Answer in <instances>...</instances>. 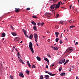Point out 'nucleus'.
<instances>
[{
  "label": "nucleus",
  "mask_w": 79,
  "mask_h": 79,
  "mask_svg": "<svg viewBox=\"0 0 79 79\" xmlns=\"http://www.w3.org/2000/svg\"><path fill=\"white\" fill-rule=\"evenodd\" d=\"M61 1L59 2L57 4H53L51 6L50 8L51 9L53 10L55 8V10H56L57 9L59 8L60 6Z\"/></svg>",
  "instance_id": "1"
},
{
  "label": "nucleus",
  "mask_w": 79,
  "mask_h": 79,
  "mask_svg": "<svg viewBox=\"0 0 79 79\" xmlns=\"http://www.w3.org/2000/svg\"><path fill=\"white\" fill-rule=\"evenodd\" d=\"M29 47L32 53L33 54L34 52L32 47V43L31 42L29 43Z\"/></svg>",
  "instance_id": "2"
},
{
  "label": "nucleus",
  "mask_w": 79,
  "mask_h": 79,
  "mask_svg": "<svg viewBox=\"0 0 79 79\" xmlns=\"http://www.w3.org/2000/svg\"><path fill=\"white\" fill-rule=\"evenodd\" d=\"M34 38H35V41L36 42H37V40L38 39V36L37 34H34Z\"/></svg>",
  "instance_id": "3"
},
{
  "label": "nucleus",
  "mask_w": 79,
  "mask_h": 79,
  "mask_svg": "<svg viewBox=\"0 0 79 79\" xmlns=\"http://www.w3.org/2000/svg\"><path fill=\"white\" fill-rule=\"evenodd\" d=\"M73 50L72 47L69 48L67 50V52H70V53H71L72 52V51H73Z\"/></svg>",
  "instance_id": "4"
},
{
  "label": "nucleus",
  "mask_w": 79,
  "mask_h": 79,
  "mask_svg": "<svg viewBox=\"0 0 79 79\" xmlns=\"http://www.w3.org/2000/svg\"><path fill=\"white\" fill-rule=\"evenodd\" d=\"M50 14L51 13H45L44 15L46 17H49L50 16Z\"/></svg>",
  "instance_id": "5"
},
{
  "label": "nucleus",
  "mask_w": 79,
  "mask_h": 79,
  "mask_svg": "<svg viewBox=\"0 0 79 79\" xmlns=\"http://www.w3.org/2000/svg\"><path fill=\"white\" fill-rule=\"evenodd\" d=\"M51 48H52L53 50H58V48H57V47H53V46H51Z\"/></svg>",
  "instance_id": "6"
},
{
  "label": "nucleus",
  "mask_w": 79,
  "mask_h": 79,
  "mask_svg": "<svg viewBox=\"0 0 79 79\" xmlns=\"http://www.w3.org/2000/svg\"><path fill=\"white\" fill-rule=\"evenodd\" d=\"M20 10V9L19 8H15V12L16 13L19 12V11Z\"/></svg>",
  "instance_id": "7"
},
{
  "label": "nucleus",
  "mask_w": 79,
  "mask_h": 79,
  "mask_svg": "<svg viewBox=\"0 0 79 79\" xmlns=\"http://www.w3.org/2000/svg\"><path fill=\"white\" fill-rule=\"evenodd\" d=\"M19 76L20 77H22V78H23L24 77L23 73H19Z\"/></svg>",
  "instance_id": "8"
},
{
  "label": "nucleus",
  "mask_w": 79,
  "mask_h": 79,
  "mask_svg": "<svg viewBox=\"0 0 79 79\" xmlns=\"http://www.w3.org/2000/svg\"><path fill=\"white\" fill-rule=\"evenodd\" d=\"M45 77H44L45 79H48L50 77L48 75H45Z\"/></svg>",
  "instance_id": "9"
},
{
  "label": "nucleus",
  "mask_w": 79,
  "mask_h": 79,
  "mask_svg": "<svg viewBox=\"0 0 79 79\" xmlns=\"http://www.w3.org/2000/svg\"><path fill=\"white\" fill-rule=\"evenodd\" d=\"M11 33L14 36H15L17 35V33L15 32H12Z\"/></svg>",
  "instance_id": "10"
},
{
  "label": "nucleus",
  "mask_w": 79,
  "mask_h": 79,
  "mask_svg": "<svg viewBox=\"0 0 79 79\" xmlns=\"http://www.w3.org/2000/svg\"><path fill=\"white\" fill-rule=\"evenodd\" d=\"M59 34V33L58 32H55L56 37L57 38L58 37V35Z\"/></svg>",
  "instance_id": "11"
},
{
  "label": "nucleus",
  "mask_w": 79,
  "mask_h": 79,
  "mask_svg": "<svg viewBox=\"0 0 79 79\" xmlns=\"http://www.w3.org/2000/svg\"><path fill=\"white\" fill-rule=\"evenodd\" d=\"M63 59H61L60 61L59 64H62L63 63Z\"/></svg>",
  "instance_id": "12"
},
{
  "label": "nucleus",
  "mask_w": 79,
  "mask_h": 79,
  "mask_svg": "<svg viewBox=\"0 0 79 79\" xmlns=\"http://www.w3.org/2000/svg\"><path fill=\"white\" fill-rule=\"evenodd\" d=\"M65 74H66L65 73H64V72H63V73H61L60 75L61 76H65Z\"/></svg>",
  "instance_id": "13"
},
{
  "label": "nucleus",
  "mask_w": 79,
  "mask_h": 79,
  "mask_svg": "<svg viewBox=\"0 0 79 79\" xmlns=\"http://www.w3.org/2000/svg\"><path fill=\"white\" fill-rule=\"evenodd\" d=\"M36 58H37V60H38V61H41V58H40V57H39V56H37V57H36Z\"/></svg>",
  "instance_id": "14"
},
{
  "label": "nucleus",
  "mask_w": 79,
  "mask_h": 79,
  "mask_svg": "<svg viewBox=\"0 0 79 79\" xmlns=\"http://www.w3.org/2000/svg\"><path fill=\"white\" fill-rule=\"evenodd\" d=\"M2 37H4L6 36V34L5 33L3 32L2 33Z\"/></svg>",
  "instance_id": "15"
},
{
  "label": "nucleus",
  "mask_w": 79,
  "mask_h": 79,
  "mask_svg": "<svg viewBox=\"0 0 79 79\" xmlns=\"http://www.w3.org/2000/svg\"><path fill=\"white\" fill-rule=\"evenodd\" d=\"M27 65L28 66L31 68V65L30 64L29 61H27Z\"/></svg>",
  "instance_id": "16"
},
{
  "label": "nucleus",
  "mask_w": 79,
  "mask_h": 79,
  "mask_svg": "<svg viewBox=\"0 0 79 79\" xmlns=\"http://www.w3.org/2000/svg\"><path fill=\"white\" fill-rule=\"evenodd\" d=\"M26 73L28 75H29V74L30 72H29V71L27 69H26Z\"/></svg>",
  "instance_id": "17"
},
{
  "label": "nucleus",
  "mask_w": 79,
  "mask_h": 79,
  "mask_svg": "<svg viewBox=\"0 0 79 79\" xmlns=\"http://www.w3.org/2000/svg\"><path fill=\"white\" fill-rule=\"evenodd\" d=\"M32 69H35V64H32L31 65Z\"/></svg>",
  "instance_id": "18"
},
{
  "label": "nucleus",
  "mask_w": 79,
  "mask_h": 79,
  "mask_svg": "<svg viewBox=\"0 0 79 79\" xmlns=\"http://www.w3.org/2000/svg\"><path fill=\"white\" fill-rule=\"evenodd\" d=\"M44 60L47 61L49 60L45 57H44Z\"/></svg>",
  "instance_id": "19"
},
{
  "label": "nucleus",
  "mask_w": 79,
  "mask_h": 79,
  "mask_svg": "<svg viewBox=\"0 0 79 79\" xmlns=\"http://www.w3.org/2000/svg\"><path fill=\"white\" fill-rule=\"evenodd\" d=\"M33 37V35L32 34H31V35H30V36H29V38L30 39H32Z\"/></svg>",
  "instance_id": "20"
},
{
  "label": "nucleus",
  "mask_w": 79,
  "mask_h": 79,
  "mask_svg": "<svg viewBox=\"0 0 79 79\" xmlns=\"http://www.w3.org/2000/svg\"><path fill=\"white\" fill-rule=\"evenodd\" d=\"M19 56H21V55L19 54V52H18V55H17V56H18V58H20V57H19Z\"/></svg>",
  "instance_id": "21"
},
{
  "label": "nucleus",
  "mask_w": 79,
  "mask_h": 79,
  "mask_svg": "<svg viewBox=\"0 0 79 79\" xmlns=\"http://www.w3.org/2000/svg\"><path fill=\"white\" fill-rule=\"evenodd\" d=\"M32 17L33 18L35 19H37L38 18V17L37 16L35 15H33Z\"/></svg>",
  "instance_id": "22"
},
{
  "label": "nucleus",
  "mask_w": 79,
  "mask_h": 79,
  "mask_svg": "<svg viewBox=\"0 0 79 79\" xmlns=\"http://www.w3.org/2000/svg\"><path fill=\"white\" fill-rule=\"evenodd\" d=\"M62 68L61 67H60L59 68V72H60L62 70Z\"/></svg>",
  "instance_id": "23"
},
{
  "label": "nucleus",
  "mask_w": 79,
  "mask_h": 79,
  "mask_svg": "<svg viewBox=\"0 0 79 79\" xmlns=\"http://www.w3.org/2000/svg\"><path fill=\"white\" fill-rule=\"evenodd\" d=\"M10 78L11 79H14V77L12 75H10Z\"/></svg>",
  "instance_id": "24"
},
{
  "label": "nucleus",
  "mask_w": 79,
  "mask_h": 79,
  "mask_svg": "<svg viewBox=\"0 0 79 79\" xmlns=\"http://www.w3.org/2000/svg\"><path fill=\"white\" fill-rule=\"evenodd\" d=\"M60 16L59 14H57L56 15V18L57 19Z\"/></svg>",
  "instance_id": "25"
},
{
  "label": "nucleus",
  "mask_w": 79,
  "mask_h": 79,
  "mask_svg": "<svg viewBox=\"0 0 79 79\" xmlns=\"http://www.w3.org/2000/svg\"><path fill=\"white\" fill-rule=\"evenodd\" d=\"M59 40V39L58 38H57L55 40H56V42H58Z\"/></svg>",
  "instance_id": "26"
},
{
  "label": "nucleus",
  "mask_w": 79,
  "mask_h": 79,
  "mask_svg": "<svg viewBox=\"0 0 79 79\" xmlns=\"http://www.w3.org/2000/svg\"><path fill=\"white\" fill-rule=\"evenodd\" d=\"M23 31L24 32L25 35H26V31L25 30L23 29Z\"/></svg>",
  "instance_id": "27"
},
{
  "label": "nucleus",
  "mask_w": 79,
  "mask_h": 79,
  "mask_svg": "<svg viewBox=\"0 0 79 79\" xmlns=\"http://www.w3.org/2000/svg\"><path fill=\"white\" fill-rule=\"evenodd\" d=\"M45 73L48 74L49 75H50L51 73L49 72H48V71H45Z\"/></svg>",
  "instance_id": "28"
},
{
  "label": "nucleus",
  "mask_w": 79,
  "mask_h": 79,
  "mask_svg": "<svg viewBox=\"0 0 79 79\" xmlns=\"http://www.w3.org/2000/svg\"><path fill=\"white\" fill-rule=\"evenodd\" d=\"M55 27L56 29H58L59 28V26L58 25H56Z\"/></svg>",
  "instance_id": "29"
},
{
  "label": "nucleus",
  "mask_w": 79,
  "mask_h": 79,
  "mask_svg": "<svg viewBox=\"0 0 79 79\" xmlns=\"http://www.w3.org/2000/svg\"><path fill=\"white\" fill-rule=\"evenodd\" d=\"M75 26H74L73 25H72V26H70L69 28L70 29L73 28V27H74Z\"/></svg>",
  "instance_id": "30"
},
{
  "label": "nucleus",
  "mask_w": 79,
  "mask_h": 79,
  "mask_svg": "<svg viewBox=\"0 0 79 79\" xmlns=\"http://www.w3.org/2000/svg\"><path fill=\"white\" fill-rule=\"evenodd\" d=\"M47 56L49 58H51V55L49 54H47Z\"/></svg>",
  "instance_id": "31"
},
{
  "label": "nucleus",
  "mask_w": 79,
  "mask_h": 79,
  "mask_svg": "<svg viewBox=\"0 0 79 79\" xmlns=\"http://www.w3.org/2000/svg\"><path fill=\"white\" fill-rule=\"evenodd\" d=\"M56 75V74H52V73H51L50 75L51 76H54L55 75Z\"/></svg>",
  "instance_id": "32"
},
{
  "label": "nucleus",
  "mask_w": 79,
  "mask_h": 79,
  "mask_svg": "<svg viewBox=\"0 0 79 79\" xmlns=\"http://www.w3.org/2000/svg\"><path fill=\"white\" fill-rule=\"evenodd\" d=\"M64 21H60V23L62 24H63V23H64Z\"/></svg>",
  "instance_id": "33"
},
{
  "label": "nucleus",
  "mask_w": 79,
  "mask_h": 79,
  "mask_svg": "<svg viewBox=\"0 0 79 79\" xmlns=\"http://www.w3.org/2000/svg\"><path fill=\"white\" fill-rule=\"evenodd\" d=\"M60 44H62L63 43V42L62 40H60Z\"/></svg>",
  "instance_id": "34"
},
{
  "label": "nucleus",
  "mask_w": 79,
  "mask_h": 79,
  "mask_svg": "<svg viewBox=\"0 0 79 79\" xmlns=\"http://www.w3.org/2000/svg\"><path fill=\"white\" fill-rule=\"evenodd\" d=\"M34 29V30H37V28L36 26L34 27H33Z\"/></svg>",
  "instance_id": "35"
},
{
  "label": "nucleus",
  "mask_w": 79,
  "mask_h": 79,
  "mask_svg": "<svg viewBox=\"0 0 79 79\" xmlns=\"http://www.w3.org/2000/svg\"><path fill=\"white\" fill-rule=\"evenodd\" d=\"M20 62L22 64H24L23 62V61L22 60H21V61H20Z\"/></svg>",
  "instance_id": "36"
},
{
  "label": "nucleus",
  "mask_w": 79,
  "mask_h": 79,
  "mask_svg": "<svg viewBox=\"0 0 79 79\" xmlns=\"http://www.w3.org/2000/svg\"><path fill=\"white\" fill-rule=\"evenodd\" d=\"M40 79H44L43 76H40Z\"/></svg>",
  "instance_id": "37"
},
{
  "label": "nucleus",
  "mask_w": 79,
  "mask_h": 79,
  "mask_svg": "<svg viewBox=\"0 0 79 79\" xmlns=\"http://www.w3.org/2000/svg\"><path fill=\"white\" fill-rule=\"evenodd\" d=\"M26 10H30V8H27Z\"/></svg>",
  "instance_id": "38"
},
{
  "label": "nucleus",
  "mask_w": 79,
  "mask_h": 79,
  "mask_svg": "<svg viewBox=\"0 0 79 79\" xmlns=\"http://www.w3.org/2000/svg\"><path fill=\"white\" fill-rule=\"evenodd\" d=\"M38 26H40L41 25V23H38L37 24Z\"/></svg>",
  "instance_id": "39"
},
{
  "label": "nucleus",
  "mask_w": 79,
  "mask_h": 79,
  "mask_svg": "<svg viewBox=\"0 0 79 79\" xmlns=\"http://www.w3.org/2000/svg\"><path fill=\"white\" fill-rule=\"evenodd\" d=\"M44 24V22H42V23H41V26H43Z\"/></svg>",
  "instance_id": "40"
},
{
  "label": "nucleus",
  "mask_w": 79,
  "mask_h": 79,
  "mask_svg": "<svg viewBox=\"0 0 79 79\" xmlns=\"http://www.w3.org/2000/svg\"><path fill=\"white\" fill-rule=\"evenodd\" d=\"M11 29L12 30H14V28H13V26H11Z\"/></svg>",
  "instance_id": "41"
},
{
  "label": "nucleus",
  "mask_w": 79,
  "mask_h": 79,
  "mask_svg": "<svg viewBox=\"0 0 79 79\" xmlns=\"http://www.w3.org/2000/svg\"><path fill=\"white\" fill-rule=\"evenodd\" d=\"M35 22L34 21H32V22H31V23L32 24H34V23H35Z\"/></svg>",
  "instance_id": "42"
},
{
  "label": "nucleus",
  "mask_w": 79,
  "mask_h": 79,
  "mask_svg": "<svg viewBox=\"0 0 79 79\" xmlns=\"http://www.w3.org/2000/svg\"><path fill=\"white\" fill-rule=\"evenodd\" d=\"M65 61H66V60H65V59H63V63H64V62H65Z\"/></svg>",
  "instance_id": "43"
},
{
  "label": "nucleus",
  "mask_w": 79,
  "mask_h": 79,
  "mask_svg": "<svg viewBox=\"0 0 79 79\" xmlns=\"http://www.w3.org/2000/svg\"><path fill=\"white\" fill-rule=\"evenodd\" d=\"M47 62H48V65H49V64H50V63H49V60H48V61H47Z\"/></svg>",
  "instance_id": "44"
},
{
  "label": "nucleus",
  "mask_w": 79,
  "mask_h": 79,
  "mask_svg": "<svg viewBox=\"0 0 79 79\" xmlns=\"http://www.w3.org/2000/svg\"><path fill=\"white\" fill-rule=\"evenodd\" d=\"M18 37H17V38H16L15 39H14V40L15 41H16L17 40V38Z\"/></svg>",
  "instance_id": "45"
},
{
  "label": "nucleus",
  "mask_w": 79,
  "mask_h": 79,
  "mask_svg": "<svg viewBox=\"0 0 79 79\" xmlns=\"http://www.w3.org/2000/svg\"><path fill=\"white\" fill-rule=\"evenodd\" d=\"M46 68H47V69H48V65L46 64Z\"/></svg>",
  "instance_id": "46"
},
{
  "label": "nucleus",
  "mask_w": 79,
  "mask_h": 79,
  "mask_svg": "<svg viewBox=\"0 0 79 79\" xmlns=\"http://www.w3.org/2000/svg\"><path fill=\"white\" fill-rule=\"evenodd\" d=\"M69 61V60H66V62H67V63H68Z\"/></svg>",
  "instance_id": "47"
},
{
  "label": "nucleus",
  "mask_w": 79,
  "mask_h": 79,
  "mask_svg": "<svg viewBox=\"0 0 79 79\" xmlns=\"http://www.w3.org/2000/svg\"><path fill=\"white\" fill-rule=\"evenodd\" d=\"M47 33L48 34H49L50 33V31H47Z\"/></svg>",
  "instance_id": "48"
},
{
  "label": "nucleus",
  "mask_w": 79,
  "mask_h": 79,
  "mask_svg": "<svg viewBox=\"0 0 79 79\" xmlns=\"http://www.w3.org/2000/svg\"><path fill=\"white\" fill-rule=\"evenodd\" d=\"M25 35H26V36L27 38H29L28 36L27 35H26V34H25Z\"/></svg>",
  "instance_id": "49"
},
{
  "label": "nucleus",
  "mask_w": 79,
  "mask_h": 79,
  "mask_svg": "<svg viewBox=\"0 0 79 79\" xmlns=\"http://www.w3.org/2000/svg\"><path fill=\"white\" fill-rule=\"evenodd\" d=\"M34 23L33 25H34V26H36V23L35 22Z\"/></svg>",
  "instance_id": "50"
},
{
  "label": "nucleus",
  "mask_w": 79,
  "mask_h": 79,
  "mask_svg": "<svg viewBox=\"0 0 79 79\" xmlns=\"http://www.w3.org/2000/svg\"><path fill=\"white\" fill-rule=\"evenodd\" d=\"M74 22V21L73 20H71V23H73Z\"/></svg>",
  "instance_id": "51"
},
{
  "label": "nucleus",
  "mask_w": 79,
  "mask_h": 79,
  "mask_svg": "<svg viewBox=\"0 0 79 79\" xmlns=\"http://www.w3.org/2000/svg\"><path fill=\"white\" fill-rule=\"evenodd\" d=\"M77 44H78V42H76V43H75V45H77Z\"/></svg>",
  "instance_id": "52"
},
{
  "label": "nucleus",
  "mask_w": 79,
  "mask_h": 79,
  "mask_svg": "<svg viewBox=\"0 0 79 79\" xmlns=\"http://www.w3.org/2000/svg\"><path fill=\"white\" fill-rule=\"evenodd\" d=\"M67 63L66 62H65L64 63V65H65Z\"/></svg>",
  "instance_id": "53"
},
{
  "label": "nucleus",
  "mask_w": 79,
  "mask_h": 79,
  "mask_svg": "<svg viewBox=\"0 0 79 79\" xmlns=\"http://www.w3.org/2000/svg\"><path fill=\"white\" fill-rule=\"evenodd\" d=\"M69 21L70 22V23H71V20H69Z\"/></svg>",
  "instance_id": "54"
},
{
  "label": "nucleus",
  "mask_w": 79,
  "mask_h": 79,
  "mask_svg": "<svg viewBox=\"0 0 79 79\" xmlns=\"http://www.w3.org/2000/svg\"><path fill=\"white\" fill-rule=\"evenodd\" d=\"M74 6H73L72 7V9L73 10L74 9Z\"/></svg>",
  "instance_id": "55"
},
{
  "label": "nucleus",
  "mask_w": 79,
  "mask_h": 79,
  "mask_svg": "<svg viewBox=\"0 0 79 79\" xmlns=\"http://www.w3.org/2000/svg\"><path fill=\"white\" fill-rule=\"evenodd\" d=\"M71 69H72L71 68H69V71H71Z\"/></svg>",
  "instance_id": "56"
},
{
  "label": "nucleus",
  "mask_w": 79,
  "mask_h": 79,
  "mask_svg": "<svg viewBox=\"0 0 79 79\" xmlns=\"http://www.w3.org/2000/svg\"><path fill=\"white\" fill-rule=\"evenodd\" d=\"M19 60H20V61H21V60H21V58H19Z\"/></svg>",
  "instance_id": "57"
},
{
  "label": "nucleus",
  "mask_w": 79,
  "mask_h": 79,
  "mask_svg": "<svg viewBox=\"0 0 79 79\" xmlns=\"http://www.w3.org/2000/svg\"><path fill=\"white\" fill-rule=\"evenodd\" d=\"M51 66H54V64H51Z\"/></svg>",
  "instance_id": "58"
},
{
  "label": "nucleus",
  "mask_w": 79,
  "mask_h": 79,
  "mask_svg": "<svg viewBox=\"0 0 79 79\" xmlns=\"http://www.w3.org/2000/svg\"><path fill=\"white\" fill-rule=\"evenodd\" d=\"M76 79H79L78 77L77 76L76 77Z\"/></svg>",
  "instance_id": "59"
},
{
  "label": "nucleus",
  "mask_w": 79,
  "mask_h": 79,
  "mask_svg": "<svg viewBox=\"0 0 79 79\" xmlns=\"http://www.w3.org/2000/svg\"><path fill=\"white\" fill-rule=\"evenodd\" d=\"M15 50L16 51H17V52H18V49H17V48H15Z\"/></svg>",
  "instance_id": "60"
},
{
  "label": "nucleus",
  "mask_w": 79,
  "mask_h": 79,
  "mask_svg": "<svg viewBox=\"0 0 79 79\" xmlns=\"http://www.w3.org/2000/svg\"><path fill=\"white\" fill-rule=\"evenodd\" d=\"M13 48H15V47L13 46Z\"/></svg>",
  "instance_id": "61"
},
{
  "label": "nucleus",
  "mask_w": 79,
  "mask_h": 79,
  "mask_svg": "<svg viewBox=\"0 0 79 79\" xmlns=\"http://www.w3.org/2000/svg\"><path fill=\"white\" fill-rule=\"evenodd\" d=\"M62 37V34H61L60 35V38H61Z\"/></svg>",
  "instance_id": "62"
},
{
  "label": "nucleus",
  "mask_w": 79,
  "mask_h": 79,
  "mask_svg": "<svg viewBox=\"0 0 79 79\" xmlns=\"http://www.w3.org/2000/svg\"><path fill=\"white\" fill-rule=\"evenodd\" d=\"M65 40H68V39L67 38H66V39H65Z\"/></svg>",
  "instance_id": "63"
},
{
  "label": "nucleus",
  "mask_w": 79,
  "mask_h": 79,
  "mask_svg": "<svg viewBox=\"0 0 79 79\" xmlns=\"http://www.w3.org/2000/svg\"><path fill=\"white\" fill-rule=\"evenodd\" d=\"M23 42L22 41H21L19 43H21Z\"/></svg>",
  "instance_id": "64"
}]
</instances>
